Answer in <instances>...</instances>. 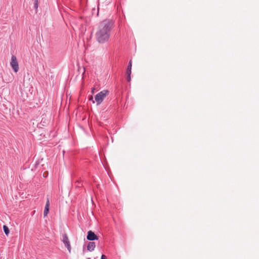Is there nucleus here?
Segmentation results:
<instances>
[{"label":"nucleus","instance_id":"f257e3e1","mask_svg":"<svg viewBox=\"0 0 259 259\" xmlns=\"http://www.w3.org/2000/svg\"><path fill=\"white\" fill-rule=\"evenodd\" d=\"M113 28V22L109 19L101 22L98 26L96 32V38L100 44H104L109 40L111 30Z\"/></svg>","mask_w":259,"mask_h":259},{"label":"nucleus","instance_id":"f03ea898","mask_svg":"<svg viewBox=\"0 0 259 259\" xmlns=\"http://www.w3.org/2000/svg\"><path fill=\"white\" fill-rule=\"evenodd\" d=\"M109 91L107 90H103L101 91L95 96V100L98 105H100L108 95Z\"/></svg>","mask_w":259,"mask_h":259},{"label":"nucleus","instance_id":"7ed1b4c3","mask_svg":"<svg viewBox=\"0 0 259 259\" xmlns=\"http://www.w3.org/2000/svg\"><path fill=\"white\" fill-rule=\"evenodd\" d=\"M10 65L15 72H17L18 71L19 65L16 56L14 55L12 56Z\"/></svg>","mask_w":259,"mask_h":259},{"label":"nucleus","instance_id":"20e7f679","mask_svg":"<svg viewBox=\"0 0 259 259\" xmlns=\"http://www.w3.org/2000/svg\"><path fill=\"white\" fill-rule=\"evenodd\" d=\"M62 241L65 244V246L67 248L69 252H71V245L69 241L68 238L66 234H64L62 237Z\"/></svg>","mask_w":259,"mask_h":259},{"label":"nucleus","instance_id":"39448f33","mask_svg":"<svg viewBox=\"0 0 259 259\" xmlns=\"http://www.w3.org/2000/svg\"><path fill=\"white\" fill-rule=\"evenodd\" d=\"M88 240L90 241H93L98 239L97 235L92 231H89L88 232V235L87 237Z\"/></svg>","mask_w":259,"mask_h":259},{"label":"nucleus","instance_id":"423d86ee","mask_svg":"<svg viewBox=\"0 0 259 259\" xmlns=\"http://www.w3.org/2000/svg\"><path fill=\"white\" fill-rule=\"evenodd\" d=\"M49 205H50L49 199V198H48L46 204V206L45 207L44 212V215L45 217H46L49 213Z\"/></svg>","mask_w":259,"mask_h":259},{"label":"nucleus","instance_id":"0eeeda50","mask_svg":"<svg viewBox=\"0 0 259 259\" xmlns=\"http://www.w3.org/2000/svg\"><path fill=\"white\" fill-rule=\"evenodd\" d=\"M96 247L95 243L94 242H90L88 243L87 249L89 251H92L94 250Z\"/></svg>","mask_w":259,"mask_h":259},{"label":"nucleus","instance_id":"6e6552de","mask_svg":"<svg viewBox=\"0 0 259 259\" xmlns=\"http://www.w3.org/2000/svg\"><path fill=\"white\" fill-rule=\"evenodd\" d=\"M132 61L130 60L129 63H128V66H127V69H126V74H131V72H132Z\"/></svg>","mask_w":259,"mask_h":259},{"label":"nucleus","instance_id":"1a4fd4ad","mask_svg":"<svg viewBox=\"0 0 259 259\" xmlns=\"http://www.w3.org/2000/svg\"><path fill=\"white\" fill-rule=\"evenodd\" d=\"M4 231L6 235H8L9 234V229L8 227L5 225L3 226Z\"/></svg>","mask_w":259,"mask_h":259},{"label":"nucleus","instance_id":"9d476101","mask_svg":"<svg viewBox=\"0 0 259 259\" xmlns=\"http://www.w3.org/2000/svg\"><path fill=\"white\" fill-rule=\"evenodd\" d=\"M131 74H126V75H127V77H126V79L128 81H131Z\"/></svg>","mask_w":259,"mask_h":259},{"label":"nucleus","instance_id":"9b49d317","mask_svg":"<svg viewBox=\"0 0 259 259\" xmlns=\"http://www.w3.org/2000/svg\"><path fill=\"white\" fill-rule=\"evenodd\" d=\"M101 259H106V256L105 255H102Z\"/></svg>","mask_w":259,"mask_h":259},{"label":"nucleus","instance_id":"f8f14e48","mask_svg":"<svg viewBox=\"0 0 259 259\" xmlns=\"http://www.w3.org/2000/svg\"><path fill=\"white\" fill-rule=\"evenodd\" d=\"M37 3V1L36 0L35 3L34 4V7H35V8H37V7H38Z\"/></svg>","mask_w":259,"mask_h":259},{"label":"nucleus","instance_id":"ddd939ff","mask_svg":"<svg viewBox=\"0 0 259 259\" xmlns=\"http://www.w3.org/2000/svg\"><path fill=\"white\" fill-rule=\"evenodd\" d=\"M94 90H95V89H93L92 91V93L93 94L94 92Z\"/></svg>","mask_w":259,"mask_h":259},{"label":"nucleus","instance_id":"4468645a","mask_svg":"<svg viewBox=\"0 0 259 259\" xmlns=\"http://www.w3.org/2000/svg\"><path fill=\"white\" fill-rule=\"evenodd\" d=\"M90 100H93V96H91L90 98Z\"/></svg>","mask_w":259,"mask_h":259}]
</instances>
